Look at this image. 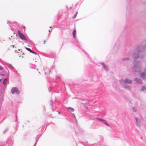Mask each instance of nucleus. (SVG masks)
<instances>
[{"mask_svg": "<svg viewBox=\"0 0 146 146\" xmlns=\"http://www.w3.org/2000/svg\"><path fill=\"white\" fill-rule=\"evenodd\" d=\"M142 88L140 90L141 91H143L144 92H146V86H142Z\"/></svg>", "mask_w": 146, "mask_h": 146, "instance_id": "f8f14e48", "label": "nucleus"}, {"mask_svg": "<svg viewBox=\"0 0 146 146\" xmlns=\"http://www.w3.org/2000/svg\"><path fill=\"white\" fill-rule=\"evenodd\" d=\"M11 47H13V48H14V45H11Z\"/></svg>", "mask_w": 146, "mask_h": 146, "instance_id": "a878e982", "label": "nucleus"}, {"mask_svg": "<svg viewBox=\"0 0 146 146\" xmlns=\"http://www.w3.org/2000/svg\"><path fill=\"white\" fill-rule=\"evenodd\" d=\"M23 28L24 29H25V26H23Z\"/></svg>", "mask_w": 146, "mask_h": 146, "instance_id": "bb28decb", "label": "nucleus"}, {"mask_svg": "<svg viewBox=\"0 0 146 146\" xmlns=\"http://www.w3.org/2000/svg\"><path fill=\"white\" fill-rule=\"evenodd\" d=\"M100 63L103 66V67L104 70L106 71H108L109 70V68L108 66L103 62H100Z\"/></svg>", "mask_w": 146, "mask_h": 146, "instance_id": "0eeeda50", "label": "nucleus"}, {"mask_svg": "<svg viewBox=\"0 0 146 146\" xmlns=\"http://www.w3.org/2000/svg\"><path fill=\"white\" fill-rule=\"evenodd\" d=\"M8 130V129L7 128L6 129L3 131L4 133H5L6 132V131Z\"/></svg>", "mask_w": 146, "mask_h": 146, "instance_id": "4be33fe9", "label": "nucleus"}, {"mask_svg": "<svg viewBox=\"0 0 146 146\" xmlns=\"http://www.w3.org/2000/svg\"><path fill=\"white\" fill-rule=\"evenodd\" d=\"M48 31L49 32H50V30H49Z\"/></svg>", "mask_w": 146, "mask_h": 146, "instance_id": "c756f323", "label": "nucleus"}, {"mask_svg": "<svg viewBox=\"0 0 146 146\" xmlns=\"http://www.w3.org/2000/svg\"><path fill=\"white\" fill-rule=\"evenodd\" d=\"M143 47L140 46L137 47L136 49V52H134L133 55V58L134 59H137L139 57V55L143 50Z\"/></svg>", "mask_w": 146, "mask_h": 146, "instance_id": "f257e3e1", "label": "nucleus"}, {"mask_svg": "<svg viewBox=\"0 0 146 146\" xmlns=\"http://www.w3.org/2000/svg\"><path fill=\"white\" fill-rule=\"evenodd\" d=\"M31 53H33L34 54H36H36H37V53H36V52H34L33 51H32H32H31Z\"/></svg>", "mask_w": 146, "mask_h": 146, "instance_id": "412c9836", "label": "nucleus"}, {"mask_svg": "<svg viewBox=\"0 0 146 146\" xmlns=\"http://www.w3.org/2000/svg\"><path fill=\"white\" fill-rule=\"evenodd\" d=\"M76 29H75L72 32V35L73 37L74 38H75V35H76Z\"/></svg>", "mask_w": 146, "mask_h": 146, "instance_id": "ddd939ff", "label": "nucleus"}, {"mask_svg": "<svg viewBox=\"0 0 146 146\" xmlns=\"http://www.w3.org/2000/svg\"><path fill=\"white\" fill-rule=\"evenodd\" d=\"M132 83V81L131 80L128 78H127L125 79L124 80H123L121 83L131 84Z\"/></svg>", "mask_w": 146, "mask_h": 146, "instance_id": "423d86ee", "label": "nucleus"}, {"mask_svg": "<svg viewBox=\"0 0 146 146\" xmlns=\"http://www.w3.org/2000/svg\"><path fill=\"white\" fill-rule=\"evenodd\" d=\"M58 113L59 114H60V112H58Z\"/></svg>", "mask_w": 146, "mask_h": 146, "instance_id": "473e14b6", "label": "nucleus"}, {"mask_svg": "<svg viewBox=\"0 0 146 146\" xmlns=\"http://www.w3.org/2000/svg\"><path fill=\"white\" fill-rule=\"evenodd\" d=\"M96 119H98L99 121L102 122L103 123L105 124L106 125L108 126H110L109 124L105 120L102 119L96 118Z\"/></svg>", "mask_w": 146, "mask_h": 146, "instance_id": "6e6552de", "label": "nucleus"}, {"mask_svg": "<svg viewBox=\"0 0 146 146\" xmlns=\"http://www.w3.org/2000/svg\"><path fill=\"white\" fill-rule=\"evenodd\" d=\"M141 68V65L139 62L136 61L134 62V64L133 67V69L136 72H140Z\"/></svg>", "mask_w": 146, "mask_h": 146, "instance_id": "f03ea898", "label": "nucleus"}, {"mask_svg": "<svg viewBox=\"0 0 146 146\" xmlns=\"http://www.w3.org/2000/svg\"><path fill=\"white\" fill-rule=\"evenodd\" d=\"M68 109L69 111L71 112V111H74V109L73 108H71V107H68V108H67Z\"/></svg>", "mask_w": 146, "mask_h": 146, "instance_id": "4468645a", "label": "nucleus"}, {"mask_svg": "<svg viewBox=\"0 0 146 146\" xmlns=\"http://www.w3.org/2000/svg\"><path fill=\"white\" fill-rule=\"evenodd\" d=\"M141 77L143 79H144L145 78V74L144 73H143L141 74Z\"/></svg>", "mask_w": 146, "mask_h": 146, "instance_id": "dca6fc26", "label": "nucleus"}, {"mask_svg": "<svg viewBox=\"0 0 146 146\" xmlns=\"http://www.w3.org/2000/svg\"><path fill=\"white\" fill-rule=\"evenodd\" d=\"M145 72L146 73V68L145 70Z\"/></svg>", "mask_w": 146, "mask_h": 146, "instance_id": "cd10ccee", "label": "nucleus"}, {"mask_svg": "<svg viewBox=\"0 0 146 146\" xmlns=\"http://www.w3.org/2000/svg\"><path fill=\"white\" fill-rule=\"evenodd\" d=\"M129 57H125V58H122L121 59V60L122 61H124L128 60H129Z\"/></svg>", "mask_w": 146, "mask_h": 146, "instance_id": "2eb2a0df", "label": "nucleus"}, {"mask_svg": "<svg viewBox=\"0 0 146 146\" xmlns=\"http://www.w3.org/2000/svg\"><path fill=\"white\" fill-rule=\"evenodd\" d=\"M17 33L18 35L21 39L23 40H25L26 41H27L28 40L27 38H26L25 36L23 35L22 33L20 32V31H18Z\"/></svg>", "mask_w": 146, "mask_h": 146, "instance_id": "7ed1b4c3", "label": "nucleus"}, {"mask_svg": "<svg viewBox=\"0 0 146 146\" xmlns=\"http://www.w3.org/2000/svg\"><path fill=\"white\" fill-rule=\"evenodd\" d=\"M72 116H73L74 118L75 119V120H76V117H75L74 114L73 113H72Z\"/></svg>", "mask_w": 146, "mask_h": 146, "instance_id": "aec40b11", "label": "nucleus"}, {"mask_svg": "<svg viewBox=\"0 0 146 146\" xmlns=\"http://www.w3.org/2000/svg\"><path fill=\"white\" fill-rule=\"evenodd\" d=\"M1 79H0V82L1 81Z\"/></svg>", "mask_w": 146, "mask_h": 146, "instance_id": "2f4dec72", "label": "nucleus"}, {"mask_svg": "<svg viewBox=\"0 0 146 146\" xmlns=\"http://www.w3.org/2000/svg\"><path fill=\"white\" fill-rule=\"evenodd\" d=\"M78 13V12H76L74 15L73 17V18H75L77 15V14Z\"/></svg>", "mask_w": 146, "mask_h": 146, "instance_id": "6ab92c4d", "label": "nucleus"}, {"mask_svg": "<svg viewBox=\"0 0 146 146\" xmlns=\"http://www.w3.org/2000/svg\"><path fill=\"white\" fill-rule=\"evenodd\" d=\"M50 28H51V27H50Z\"/></svg>", "mask_w": 146, "mask_h": 146, "instance_id": "7c9ffc66", "label": "nucleus"}, {"mask_svg": "<svg viewBox=\"0 0 146 146\" xmlns=\"http://www.w3.org/2000/svg\"><path fill=\"white\" fill-rule=\"evenodd\" d=\"M45 41L44 40V44H45Z\"/></svg>", "mask_w": 146, "mask_h": 146, "instance_id": "c85d7f7f", "label": "nucleus"}, {"mask_svg": "<svg viewBox=\"0 0 146 146\" xmlns=\"http://www.w3.org/2000/svg\"><path fill=\"white\" fill-rule=\"evenodd\" d=\"M131 109L133 112H135V113H137L138 111L136 108L133 107L131 108Z\"/></svg>", "mask_w": 146, "mask_h": 146, "instance_id": "9b49d317", "label": "nucleus"}, {"mask_svg": "<svg viewBox=\"0 0 146 146\" xmlns=\"http://www.w3.org/2000/svg\"><path fill=\"white\" fill-rule=\"evenodd\" d=\"M121 84L122 85L123 87L126 89L127 90H129L130 89V87L127 84H124L123 83H121Z\"/></svg>", "mask_w": 146, "mask_h": 146, "instance_id": "1a4fd4ad", "label": "nucleus"}, {"mask_svg": "<svg viewBox=\"0 0 146 146\" xmlns=\"http://www.w3.org/2000/svg\"><path fill=\"white\" fill-rule=\"evenodd\" d=\"M134 81L139 84H141L142 81L140 79H138L137 78H135L134 79Z\"/></svg>", "mask_w": 146, "mask_h": 146, "instance_id": "9d476101", "label": "nucleus"}, {"mask_svg": "<svg viewBox=\"0 0 146 146\" xmlns=\"http://www.w3.org/2000/svg\"><path fill=\"white\" fill-rule=\"evenodd\" d=\"M7 79L6 78L4 79V80L3 81V84L4 85H5V84H6V82H7Z\"/></svg>", "mask_w": 146, "mask_h": 146, "instance_id": "f3484780", "label": "nucleus"}, {"mask_svg": "<svg viewBox=\"0 0 146 146\" xmlns=\"http://www.w3.org/2000/svg\"><path fill=\"white\" fill-rule=\"evenodd\" d=\"M10 66H11L10 68H11V70H12V69H13V67L11 66V64H10Z\"/></svg>", "mask_w": 146, "mask_h": 146, "instance_id": "5701e85b", "label": "nucleus"}, {"mask_svg": "<svg viewBox=\"0 0 146 146\" xmlns=\"http://www.w3.org/2000/svg\"><path fill=\"white\" fill-rule=\"evenodd\" d=\"M0 70H3V67L0 66Z\"/></svg>", "mask_w": 146, "mask_h": 146, "instance_id": "b1692460", "label": "nucleus"}, {"mask_svg": "<svg viewBox=\"0 0 146 146\" xmlns=\"http://www.w3.org/2000/svg\"><path fill=\"white\" fill-rule=\"evenodd\" d=\"M26 49L27 50L29 51V52H31L32 50H31L30 48H26Z\"/></svg>", "mask_w": 146, "mask_h": 146, "instance_id": "a211bd4d", "label": "nucleus"}, {"mask_svg": "<svg viewBox=\"0 0 146 146\" xmlns=\"http://www.w3.org/2000/svg\"><path fill=\"white\" fill-rule=\"evenodd\" d=\"M11 93L13 94L16 93L17 94H18L20 93V91L16 87H13L12 88L11 90Z\"/></svg>", "mask_w": 146, "mask_h": 146, "instance_id": "39448f33", "label": "nucleus"}, {"mask_svg": "<svg viewBox=\"0 0 146 146\" xmlns=\"http://www.w3.org/2000/svg\"><path fill=\"white\" fill-rule=\"evenodd\" d=\"M135 119L136 122V125L137 126H140L141 124V117H135Z\"/></svg>", "mask_w": 146, "mask_h": 146, "instance_id": "20e7f679", "label": "nucleus"}, {"mask_svg": "<svg viewBox=\"0 0 146 146\" xmlns=\"http://www.w3.org/2000/svg\"><path fill=\"white\" fill-rule=\"evenodd\" d=\"M37 141H38V139L36 140V142L35 143V144H34V146H35V145H36V143H37Z\"/></svg>", "mask_w": 146, "mask_h": 146, "instance_id": "393cba45", "label": "nucleus"}]
</instances>
